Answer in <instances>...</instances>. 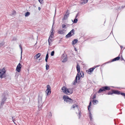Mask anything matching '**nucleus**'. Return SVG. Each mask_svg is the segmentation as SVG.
Returning <instances> with one entry per match:
<instances>
[{
    "mask_svg": "<svg viewBox=\"0 0 125 125\" xmlns=\"http://www.w3.org/2000/svg\"><path fill=\"white\" fill-rule=\"evenodd\" d=\"M75 51H77V50L76 48H75Z\"/></svg>",
    "mask_w": 125,
    "mask_h": 125,
    "instance_id": "nucleus-46",
    "label": "nucleus"
},
{
    "mask_svg": "<svg viewBox=\"0 0 125 125\" xmlns=\"http://www.w3.org/2000/svg\"><path fill=\"white\" fill-rule=\"evenodd\" d=\"M76 69L77 70L78 73L77 74V75L75 77V79L74 81V82L73 84L74 85H75L77 82V78H78V80H79L80 79L79 73L80 72V66L78 63H77V65L76 66Z\"/></svg>",
    "mask_w": 125,
    "mask_h": 125,
    "instance_id": "nucleus-1",
    "label": "nucleus"
},
{
    "mask_svg": "<svg viewBox=\"0 0 125 125\" xmlns=\"http://www.w3.org/2000/svg\"><path fill=\"white\" fill-rule=\"evenodd\" d=\"M92 102L94 105H95L97 103H98V101L96 100H93V101Z\"/></svg>",
    "mask_w": 125,
    "mask_h": 125,
    "instance_id": "nucleus-21",
    "label": "nucleus"
},
{
    "mask_svg": "<svg viewBox=\"0 0 125 125\" xmlns=\"http://www.w3.org/2000/svg\"><path fill=\"white\" fill-rule=\"evenodd\" d=\"M4 45V43L2 42L0 44V47H1L3 46Z\"/></svg>",
    "mask_w": 125,
    "mask_h": 125,
    "instance_id": "nucleus-28",
    "label": "nucleus"
},
{
    "mask_svg": "<svg viewBox=\"0 0 125 125\" xmlns=\"http://www.w3.org/2000/svg\"><path fill=\"white\" fill-rule=\"evenodd\" d=\"M121 95L124 96V98L125 99V93H121Z\"/></svg>",
    "mask_w": 125,
    "mask_h": 125,
    "instance_id": "nucleus-35",
    "label": "nucleus"
},
{
    "mask_svg": "<svg viewBox=\"0 0 125 125\" xmlns=\"http://www.w3.org/2000/svg\"><path fill=\"white\" fill-rule=\"evenodd\" d=\"M47 60L48 59H45V61L46 62H47Z\"/></svg>",
    "mask_w": 125,
    "mask_h": 125,
    "instance_id": "nucleus-45",
    "label": "nucleus"
},
{
    "mask_svg": "<svg viewBox=\"0 0 125 125\" xmlns=\"http://www.w3.org/2000/svg\"><path fill=\"white\" fill-rule=\"evenodd\" d=\"M79 74L80 75H81V77H83L84 76V73L83 72H80L79 73Z\"/></svg>",
    "mask_w": 125,
    "mask_h": 125,
    "instance_id": "nucleus-20",
    "label": "nucleus"
},
{
    "mask_svg": "<svg viewBox=\"0 0 125 125\" xmlns=\"http://www.w3.org/2000/svg\"><path fill=\"white\" fill-rule=\"evenodd\" d=\"M19 46L20 47V48H21V54H22V48L21 46L20 45H19Z\"/></svg>",
    "mask_w": 125,
    "mask_h": 125,
    "instance_id": "nucleus-40",
    "label": "nucleus"
},
{
    "mask_svg": "<svg viewBox=\"0 0 125 125\" xmlns=\"http://www.w3.org/2000/svg\"><path fill=\"white\" fill-rule=\"evenodd\" d=\"M121 48H123V47H122L121 46Z\"/></svg>",
    "mask_w": 125,
    "mask_h": 125,
    "instance_id": "nucleus-50",
    "label": "nucleus"
},
{
    "mask_svg": "<svg viewBox=\"0 0 125 125\" xmlns=\"http://www.w3.org/2000/svg\"><path fill=\"white\" fill-rule=\"evenodd\" d=\"M54 51H52L51 53V56H53L54 55Z\"/></svg>",
    "mask_w": 125,
    "mask_h": 125,
    "instance_id": "nucleus-30",
    "label": "nucleus"
},
{
    "mask_svg": "<svg viewBox=\"0 0 125 125\" xmlns=\"http://www.w3.org/2000/svg\"><path fill=\"white\" fill-rule=\"evenodd\" d=\"M65 26H66V25L65 24H63L62 25V28H64L65 27Z\"/></svg>",
    "mask_w": 125,
    "mask_h": 125,
    "instance_id": "nucleus-39",
    "label": "nucleus"
},
{
    "mask_svg": "<svg viewBox=\"0 0 125 125\" xmlns=\"http://www.w3.org/2000/svg\"><path fill=\"white\" fill-rule=\"evenodd\" d=\"M64 30H60L58 31V33L59 34H62L64 33Z\"/></svg>",
    "mask_w": 125,
    "mask_h": 125,
    "instance_id": "nucleus-16",
    "label": "nucleus"
},
{
    "mask_svg": "<svg viewBox=\"0 0 125 125\" xmlns=\"http://www.w3.org/2000/svg\"><path fill=\"white\" fill-rule=\"evenodd\" d=\"M72 107L74 109L76 108L77 109L78 111H79V109L78 107V105H76V104H74L73 105Z\"/></svg>",
    "mask_w": 125,
    "mask_h": 125,
    "instance_id": "nucleus-18",
    "label": "nucleus"
},
{
    "mask_svg": "<svg viewBox=\"0 0 125 125\" xmlns=\"http://www.w3.org/2000/svg\"><path fill=\"white\" fill-rule=\"evenodd\" d=\"M7 94H6L5 95L4 94L2 96V100H3L4 101H5L7 99Z\"/></svg>",
    "mask_w": 125,
    "mask_h": 125,
    "instance_id": "nucleus-13",
    "label": "nucleus"
},
{
    "mask_svg": "<svg viewBox=\"0 0 125 125\" xmlns=\"http://www.w3.org/2000/svg\"><path fill=\"white\" fill-rule=\"evenodd\" d=\"M62 90L63 93L68 95L72 94L73 92V90L72 89H67L65 86L62 87Z\"/></svg>",
    "mask_w": 125,
    "mask_h": 125,
    "instance_id": "nucleus-2",
    "label": "nucleus"
},
{
    "mask_svg": "<svg viewBox=\"0 0 125 125\" xmlns=\"http://www.w3.org/2000/svg\"><path fill=\"white\" fill-rule=\"evenodd\" d=\"M5 70L4 68L2 70L0 69V78L3 77L2 76L5 73Z\"/></svg>",
    "mask_w": 125,
    "mask_h": 125,
    "instance_id": "nucleus-8",
    "label": "nucleus"
},
{
    "mask_svg": "<svg viewBox=\"0 0 125 125\" xmlns=\"http://www.w3.org/2000/svg\"><path fill=\"white\" fill-rule=\"evenodd\" d=\"M121 48H123V47H122L121 46Z\"/></svg>",
    "mask_w": 125,
    "mask_h": 125,
    "instance_id": "nucleus-51",
    "label": "nucleus"
},
{
    "mask_svg": "<svg viewBox=\"0 0 125 125\" xmlns=\"http://www.w3.org/2000/svg\"><path fill=\"white\" fill-rule=\"evenodd\" d=\"M41 55V54L40 53H38L34 56V58H36L35 59H37L40 57Z\"/></svg>",
    "mask_w": 125,
    "mask_h": 125,
    "instance_id": "nucleus-15",
    "label": "nucleus"
},
{
    "mask_svg": "<svg viewBox=\"0 0 125 125\" xmlns=\"http://www.w3.org/2000/svg\"><path fill=\"white\" fill-rule=\"evenodd\" d=\"M96 95L95 94H94L93 96V97L92 98L93 99H94L96 98Z\"/></svg>",
    "mask_w": 125,
    "mask_h": 125,
    "instance_id": "nucleus-36",
    "label": "nucleus"
},
{
    "mask_svg": "<svg viewBox=\"0 0 125 125\" xmlns=\"http://www.w3.org/2000/svg\"><path fill=\"white\" fill-rule=\"evenodd\" d=\"M78 41V40L77 39H74L73 40L72 42V45H74Z\"/></svg>",
    "mask_w": 125,
    "mask_h": 125,
    "instance_id": "nucleus-17",
    "label": "nucleus"
},
{
    "mask_svg": "<svg viewBox=\"0 0 125 125\" xmlns=\"http://www.w3.org/2000/svg\"><path fill=\"white\" fill-rule=\"evenodd\" d=\"M38 1H40V0H38Z\"/></svg>",
    "mask_w": 125,
    "mask_h": 125,
    "instance_id": "nucleus-53",
    "label": "nucleus"
},
{
    "mask_svg": "<svg viewBox=\"0 0 125 125\" xmlns=\"http://www.w3.org/2000/svg\"><path fill=\"white\" fill-rule=\"evenodd\" d=\"M78 114H79V118H80L81 117V111H80L79 112Z\"/></svg>",
    "mask_w": 125,
    "mask_h": 125,
    "instance_id": "nucleus-31",
    "label": "nucleus"
},
{
    "mask_svg": "<svg viewBox=\"0 0 125 125\" xmlns=\"http://www.w3.org/2000/svg\"><path fill=\"white\" fill-rule=\"evenodd\" d=\"M120 59V57L119 56H118L112 60V62L118 60Z\"/></svg>",
    "mask_w": 125,
    "mask_h": 125,
    "instance_id": "nucleus-19",
    "label": "nucleus"
},
{
    "mask_svg": "<svg viewBox=\"0 0 125 125\" xmlns=\"http://www.w3.org/2000/svg\"><path fill=\"white\" fill-rule=\"evenodd\" d=\"M48 53H47L46 55L45 59H48Z\"/></svg>",
    "mask_w": 125,
    "mask_h": 125,
    "instance_id": "nucleus-34",
    "label": "nucleus"
},
{
    "mask_svg": "<svg viewBox=\"0 0 125 125\" xmlns=\"http://www.w3.org/2000/svg\"><path fill=\"white\" fill-rule=\"evenodd\" d=\"M38 103L39 105L38 106V107L42 108V97H39L38 98Z\"/></svg>",
    "mask_w": 125,
    "mask_h": 125,
    "instance_id": "nucleus-7",
    "label": "nucleus"
},
{
    "mask_svg": "<svg viewBox=\"0 0 125 125\" xmlns=\"http://www.w3.org/2000/svg\"><path fill=\"white\" fill-rule=\"evenodd\" d=\"M40 9H41V8L40 7H39L38 8V10H40Z\"/></svg>",
    "mask_w": 125,
    "mask_h": 125,
    "instance_id": "nucleus-47",
    "label": "nucleus"
},
{
    "mask_svg": "<svg viewBox=\"0 0 125 125\" xmlns=\"http://www.w3.org/2000/svg\"><path fill=\"white\" fill-rule=\"evenodd\" d=\"M63 98L64 101H66L67 103L69 104L73 102L72 99L69 98V97L67 95L63 96Z\"/></svg>",
    "mask_w": 125,
    "mask_h": 125,
    "instance_id": "nucleus-3",
    "label": "nucleus"
},
{
    "mask_svg": "<svg viewBox=\"0 0 125 125\" xmlns=\"http://www.w3.org/2000/svg\"><path fill=\"white\" fill-rule=\"evenodd\" d=\"M110 89V88L109 87L107 86H104L101 87L98 91V93H100L102 92L105 91L106 90H109Z\"/></svg>",
    "mask_w": 125,
    "mask_h": 125,
    "instance_id": "nucleus-4",
    "label": "nucleus"
},
{
    "mask_svg": "<svg viewBox=\"0 0 125 125\" xmlns=\"http://www.w3.org/2000/svg\"><path fill=\"white\" fill-rule=\"evenodd\" d=\"M88 0H82L81 1L80 3L84 5L87 3Z\"/></svg>",
    "mask_w": 125,
    "mask_h": 125,
    "instance_id": "nucleus-14",
    "label": "nucleus"
},
{
    "mask_svg": "<svg viewBox=\"0 0 125 125\" xmlns=\"http://www.w3.org/2000/svg\"><path fill=\"white\" fill-rule=\"evenodd\" d=\"M30 13L29 12H27L25 14V16L26 17L28 16L30 14Z\"/></svg>",
    "mask_w": 125,
    "mask_h": 125,
    "instance_id": "nucleus-23",
    "label": "nucleus"
},
{
    "mask_svg": "<svg viewBox=\"0 0 125 125\" xmlns=\"http://www.w3.org/2000/svg\"><path fill=\"white\" fill-rule=\"evenodd\" d=\"M21 65L20 64V63H19V64L17 66L16 68V70L18 72H20L21 71Z\"/></svg>",
    "mask_w": 125,
    "mask_h": 125,
    "instance_id": "nucleus-10",
    "label": "nucleus"
},
{
    "mask_svg": "<svg viewBox=\"0 0 125 125\" xmlns=\"http://www.w3.org/2000/svg\"><path fill=\"white\" fill-rule=\"evenodd\" d=\"M40 0V1H39V2L41 4H42L43 3V0Z\"/></svg>",
    "mask_w": 125,
    "mask_h": 125,
    "instance_id": "nucleus-37",
    "label": "nucleus"
},
{
    "mask_svg": "<svg viewBox=\"0 0 125 125\" xmlns=\"http://www.w3.org/2000/svg\"><path fill=\"white\" fill-rule=\"evenodd\" d=\"M14 118V117H12V119H13Z\"/></svg>",
    "mask_w": 125,
    "mask_h": 125,
    "instance_id": "nucleus-49",
    "label": "nucleus"
},
{
    "mask_svg": "<svg viewBox=\"0 0 125 125\" xmlns=\"http://www.w3.org/2000/svg\"><path fill=\"white\" fill-rule=\"evenodd\" d=\"M68 16L66 14H65L64 16V18L63 19V20H65V19H66L68 17Z\"/></svg>",
    "mask_w": 125,
    "mask_h": 125,
    "instance_id": "nucleus-26",
    "label": "nucleus"
},
{
    "mask_svg": "<svg viewBox=\"0 0 125 125\" xmlns=\"http://www.w3.org/2000/svg\"><path fill=\"white\" fill-rule=\"evenodd\" d=\"M78 13H77V15H76V17H75V18H76L77 17H78Z\"/></svg>",
    "mask_w": 125,
    "mask_h": 125,
    "instance_id": "nucleus-43",
    "label": "nucleus"
},
{
    "mask_svg": "<svg viewBox=\"0 0 125 125\" xmlns=\"http://www.w3.org/2000/svg\"><path fill=\"white\" fill-rule=\"evenodd\" d=\"M113 94H114V93H113V92H109L108 93V95H110V94L112 95Z\"/></svg>",
    "mask_w": 125,
    "mask_h": 125,
    "instance_id": "nucleus-33",
    "label": "nucleus"
},
{
    "mask_svg": "<svg viewBox=\"0 0 125 125\" xmlns=\"http://www.w3.org/2000/svg\"><path fill=\"white\" fill-rule=\"evenodd\" d=\"M112 92H113V93L114 94H116L119 95L121 94V93H121L120 91L118 90H113Z\"/></svg>",
    "mask_w": 125,
    "mask_h": 125,
    "instance_id": "nucleus-11",
    "label": "nucleus"
},
{
    "mask_svg": "<svg viewBox=\"0 0 125 125\" xmlns=\"http://www.w3.org/2000/svg\"><path fill=\"white\" fill-rule=\"evenodd\" d=\"M89 114H90V115H89V117L90 118L91 120L92 121V114H91V112H90V113Z\"/></svg>",
    "mask_w": 125,
    "mask_h": 125,
    "instance_id": "nucleus-25",
    "label": "nucleus"
},
{
    "mask_svg": "<svg viewBox=\"0 0 125 125\" xmlns=\"http://www.w3.org/2000/svg\"><path fill=\"white\" fill-rule=\"evenodd\" d=\"M49 66L47 64H46V69L47 70H48L49 69Z\"/></svg>",
    "mask_w": 125,
    "mask_h": 125,
    "instance_id": "nucleus-29",
    "label": "nucleus"
},
{
    "mask_svg": "<svg viewBox=\"0 0 125 125\" xmlns=\"http://www.w3.org/2000/svg\"><path fill=\"white\" fill-rule=\"evenodd\" d=\"M121 48H123V47H122L121 46Z\"/></svg>",
    "mask_w": 125,
    "mask_h": 125,
    "instance_id": "nucleus-52",
    "label": "nucleus"
},
{
    "mask_svg": "<svg viewBox=\"0 0 125 125\" xmlns=\"http://www.w3.org/2000/svg\"><path fill=\"white\" fill-rule=\"evenodd\" d=\"M121 60H123V57H122V58H121Z\"/></svg>",
    "mask_w": 125,
    "mask_h": 125,
    "instance_id": "nucleus-48",
    "label": "nucleus"
},
{
    "mask_svg": "<svg viewBox=\"0 0 125 125\" xmlns=\"http://www.w3.org/2000/svg\"><path fill=\"white\" fill-rule=\"evenodd\" d=\"M53 24L52 25V31H51V35L50 36L49 39L48 40V41L49 44H50V43L52 41V39L53 38V31H54V28H53Z\"/></svg>",
    "mask_w": 125,
    "mask_h": 125,
    "instance_id": "nucleus-5",
    "label": "nucleus"
},
{
    "mask_svg": "<svg viewBox=\"0 0 125 125\" xmlns=\"http://www.w3.org/2000/svg\"><path fill=\"white\" fill-rule=\"evenodd\" d=\"M91 102H90V104H89V105L88 106V110H89V107H90V105H91Z\"/></svg>",
    "mask_w": 125,
    "mask_h": 125,
    "instance_id": "nucleus-42",
    "label": "nucleus"
},
{
    "mask_svg": "<svg viewBox=\"0 0 125 125\" xmlns=\"http://www.w3.org/2000/svg\"><path fill=\"white\" fill-rule=\"evenodd\" d=\"M47 89L46 91H47L46 93L47 95H48L50 94L51 93V87L49 85H48L47 86Z\"/></svg>",
    "mask_w": 125,
    "mask_h": 125,
    "instance_id": "nucleus-9",
    "label": "nucleus"
},
{
    "mask_svg": "<svg viewBox=\"0 0 125 125\" xmlns=\"http://www.w3.org/2000/svg\"><path fill=\"white\" fill-rule=\"evenodd\" d=\"M5 102V101H3V100H1V102L0 104V107H1V106H2L3 105Z\"/></svg>",
    "mask_w": 125,
    "mask_h": 125,
    "instance_id": "nucleus-22",
    "label": "nucleus"
},
{
    "mask_svg": "<svg viewBox=\"0 0 125 125\" xmlns=\"http://www.w3.org/2000/svg\"><path fill=\"white\" fill-rule=\"evenodd\" d=\"M15 119H12V121H13V122L15 124V123L14 122V121H15Z\"/></svg>",
    "mask_w": 125,
    "mask_h": 125,
    "instance_id": "nucleus-44",
    "label": "nucleus"
},
{
    "mask_svg": "<svg viewBox=\"0 0 125 125\" xmlns=\"http://www.w3.org/2000/svg\"><path fill=\"white\" fill-rule=\"evenodd\" d=\"M74 29H73L71 31L69 32L68 34L66 36V38H68L69 37H71L74 34Z\"/></svg>",
    "mask_w": 125,
    "mask_h": 125,
    "instance_id": "nucleus-6",
    "label": "nucleus"
},
{
    "mask_svg": "<svg viewBox=\"0 0 125 125\" xmlns=\"http://www.w3.org/2000/svg\"><path fill=\"white\" fill-rule=\"evenodd\" d=\"M48 116L49 118H50L52 116V113L51 112H50L48 114Z\"/></svg>",
    "mask_w": 125,
    "mask_h": 125,
    "instance_id": "nucleus-24",
    "label": "nucleus"
},
{
    "mask_svg": "<svg viewBox=\"0 0 125 125\" xmlns=\"http://www.w3.org/2000/svg\"><path fill=\"white\" fill-rule=\"evenodd\" d=\"M67 60V59L66 58H64L62 61L63 62H65Z\"/></svg>",
    "mask_w": 125,
    "mask_h": 125,
    "instance_id": "nucleus-27",
    "label": "nucleus"
},
{
    "mask_svg": "<svg viewBox=\"0 0 125 125\" xmlns=\"http://www.w3.org/2000/svg\"><path fill=\"white\" fill-rule=\"evenodd\" d=\"M78 21L77 19L76 18H75L74 20L73 21V22L74 23H76Z\"/></svg>",
    "mask_w": 125,
    "mask_h": 125,
    "instance_id": "nucleus-32",
    "label": "nucleus"
},
{
    "mask_svg": "<svg viewBox=\"0 0 125 125\" xmlns=\"http://www.w3.org/2000/svg\"><path fill=\"white\" fill-rule=\"evenodd\" d=\"M94 69V68L93 67V68H91L89 69L87 71V72L88 74H90L91 72H93Z\"/></svg>",
    "mask_w": 125,
    "mask_h": 125,
    "instance_id": "nucleus-12",
    "label": "nucleus"
},
{
    "mask_svg": "<svg viewBox=\"0 0 125 125\" xmlns=\"http://www.w3.org/2000/svg\"><path fill=\"white\" fill-rule=\"evenodd\" d=\"M69 12H68V11H67L66 13V14L67 15H68L69 16Z\"/></svg>",
    "mask_w": 125,
    "mask_h": 125,
    "instance_id": "nucleus-41",
    "label": "nucleus"
},
{
    "mask_svg": "<svg viewBox=\"0 0 125 125\" xmlns=\"http://www.w3.org/2000/svg\"><path fill=\"white\" fill-rule=\"evenodd\" d=\"M100 66V65H97L96 66H94L93 67L94 68V69L97 67H98L99 66Z\"/></svg>",
    "mask_w": 125,
    "mask_h": 125,
    "instance_id": "nucleus-38",
    "label": "nucleus"
}]
</instances>
